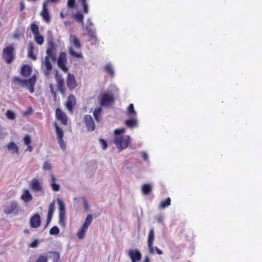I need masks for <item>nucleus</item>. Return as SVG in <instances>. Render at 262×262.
Wrapping results in <instances>:
<instances>
[{"label": "nucleus", "instance_id": "obj_50", "mask_svg": "<svg viewBox=\"0 0 262 262\" xmlns=\"http://www.w3.org/2000/svg\"><path fill=\"white\" fill-rule=\"evenodd\" d=\"M75 4V0H68V6L69 8H73Z\"/></svg>", "mask_w": 262, "mask_h": 262}, {"label": "nucleus", "instance_id": "obj_4", "mask_svg": "<svg viewBox=\"0 0 262 262\" xmlns=\"http://www.w3.org/2000/svg\"><path fill=\"white\" fill-rule=\"evenodd\" d=\"M93 221V217L91 214H88L85 219L84 224L79 228L77 233V236L79 239H82L84 238L85 232L88 230L89 226L91 225Z\"/></svg>", "mask_w": 262, "mask_h": 262}, {"label": "nucleus", "instance_id": "obj_1", "mask_svg": "<svg viewBox=\"0 0 262 262\" xmlns=\"http://www.w3.org/2000/svg\"><path fill=\"white\" fill-rule=\"evenodd\" d=\"M125 132L124 128L116 129L114 131L115 136L114 143L120 151L127 148L131 141V138L129 136L122 135Z\"/></svg>", "mask_w": 262, "mask_h": 262}, {"label": "nucleus", "instance_id": "obj_61", "mask_svg": "<svg viewBox=\"0 0 262 262\" xmlns=\"http://www.w3.org/2000/svg\"><path fill=\"white\" fill-rule=\"evenodd\" d=\"M51 92L55 96H56V92L54 91V89L51 90Z\"/></svg>", "mask_w": 262, "mask_h": 262}, {"label": "nucleus", "instance_id": "obj_26", "mask_svg": "<svg viewBox=\"0 0 262 262\" xmlns=\"http://www.w3.org/2000/svg\"><path fill=\"white\" fill-rule=\"evenodd\" d=\"M102 112V109L101 107L97 108L94 111L93 115L97 122H99L101 120V114Z\"/></svg>", "mask_w": 262, "mask_h": 262}, {"label": "nucleus", "instance_id": "obj_9", "mask_svg": "<svg viewBox=\"0 0 262 262\" xmlns=\"http://www.w3.org/2000/svg\"><path fill=\"white\" fill-rule=\"evenodd\" d=\"M30 187L31 190L35 192L43 191L42 181L39 179L33 178L30 183Z\"/></svg>", "mask_w": 262, "mask_h": 262}, {"label": "nucleus", "instance_id": "obj_32", "mask_svg": "<svg viewBox=\"0 0 262 262\" xmlns=\"http://www.w3.org/2000/svg\"><path fill=\"white\" fill-rule=\"evenodd\" d=\"M104 70L105 71L107 72L111 77H113L114 76V72L111 64L108 63L106 64L104 68Z\"/></svg>", "mask_w": 262, "mask_h": 262}, {"label": "nucleus", "instance_id": "obj_38", "mask_svg": "<svg viewBox=\"0 0 262 262\" xmlns=\"http://www.w3.org/2000/svg\"><path fill=\"white\" fill-rule=\"evenodd\" d=\"M54 124L56 128V134L57 135V138L61 139V138H63V133L62 129L60 128L56 123H55Z\"/></svg>", "mask_w": 262, "mask_h": 262}, {"label": "nucleus", "instance_id": "obj_45", "mask_svg": "<svg viewBox=\"0 0 262 262\" xmlns=\"http://www.w3.org/2000/svg\"><path fill=\"white\" fill-rule=\"evenodd\" d=\"M99 143H100L102 148L103 150H105L107 148V142L105 140H104L103 139H100L99 140Z\"/></svg>", "mask_w": 262, "mask_h": 262}, {"label": "nucleus", "instance_id": "obj_34", "mask_svg": "<svg viewBox=\"0 0 262 262\" xmlns=\"http://www.w3.org/2000/svg\"><path fill=\"white\" fill-rule=\"evenodd\" d=\"M36 81V78L35 76H33L30 79L24 80L25 85L26 86H31L34 85Z\"/></svg>", "mask_w": 262, "mask_h": 262}, {"label": "nucleus", "instance_id": "obj_36", "mask_svg": "<svg viewBox=\"0 0 262 262\" xmlns=\"http://www.w3.org/2000/svg\"><path fill=\"white\" fill-rule=\"evenodd\" d=\"M34 39L37 43H38L39 45H41L43 44L44 42V38L42 36L40 35L39 34L37 35H34Z\"/></svg>", "mask_w": 262, "mask_h": 262}, {"label": "nucleus", "instance_id": "obj_39", "mask_svg": "<svg viewBox=\"0 0 262 262\" xmlns=\"http://www.w3.org/2000/svg\"><path fill=\"white\" fill-rule=\"evenodd\" d=\"M5 115L6 117L10 120H13L16 117L15 114L11 110H7Z\"/></svg>", "mask_w": 262, "mask_h": 262}, {"label": "nucleus", "instance_id": "obj_56", "mask_svg": "<svg viewBox=\"0 0 262 262\" xmlns=\"http://www.w3.org/2000/svg\"><path fill=\"white\" fill-rule=\"evenodd\" d=\"M142 157L145 160H146L147 159V154L145 152H143L142 153Z\"/></svg>", "mask_w": 262, "mask_h": 262}, {"label": "nucleus", "instance_id": "obj_42", "mask_svg": "<svg viewBox=\"0 0 262 262\" xmlns=\"http://www.w3.org/2000/svg\"><path fill=\"white\" fill-rule=\"evenodd\" d=\"M50 234L51 235H57L59 233V229L57 226H53L50 230Z\"/></svg>", "mask_w": 262, "mask_h": 262}, {"label": "nucleus", "instance_id": "obj_10", "mask_svg": "<svg viewBox=\"0 0 262 262\" xmlns=\"http://www.w3.org/2000/svg\"><path fill=\"white\" fill-rule=\"evenodd\" d=\"M84 122L87 129L89 132H93L95 129V124L93 118L90 115H86L84 117Z\"/></svg>", "mask_w": 262, "mask_h": 262}, {"label": "nucleus", "instance_id": "obj_15", "mask_svg": "<svg viewBox=\"0 0 262 262\" xmlns=\"http://www.w3.org/2000/svg\"><path fill=\"white\" fill-rule=\"evenodd\" d=\"M41 220L38 214L32 215L30 219V227L33 228H37L41 225Z\"/></svg>", "mask_w": 262, "mask_h": 262}, {"label": "nucleus", "instance_id": "obj_21", "mask_svg": "<svg viewBox=\"0 0 262 262\" xmlns=\"http://www.w3.org/2000/svg\"><path fill=\"white\" fill-rule=\"evenodd\" d=\"M70 40L73 46L78 49H80L81 48V44L78 38L75 36L71 35Z\"/></svg>", "mask_w": 262, "mask_h": 262}, {"label": "nucleus", "instance_id": "obj_51", "mask_svg": "<svg viewBox=\"0 0 262 262\" xmlns=\"http://www.w3.org/2000/svg\"><path fill=\"white\" fill-rule=\"evenodd\" d=\"M53 256L54 260L56 261V262H58V261L60 258L59 253L57 252H53Z\"/></svg>", "mask_w": 262, "mask_h": 262}, {"label": "nucleus", "instance_id": "obj_3", "mask_svg": "<svg viewBox=\"0 0 262 262\" xmlns=\"http://www.w3.org/2000/svg\"><path fill=\"white\" fill-rule=\"evenodd\" d=\"M2 58L8 63H11L15 59V48L13 45L6 47L3 50Z\"/></svg>", "mask_w": 262, "mask_h": 262}, {"label": "nucleus", "instance_id": "obj_29", "mask_svg": "<svg viewBox=\"0 0 262 262\" xmlns=\"http://www.w3.org/2000/svg\"><path fill=\"white\" fill-rule=\"evenodd\" d=\"M51 186L52 187V189L54 191H58L59 190L60 186L58 184L56 183V178L54 176L53 174L51 175Z\"/></svg>", "mask_w": 262, "mask_h": 262}, {"label": "nucleus", "instance_id": "obj_59", "mask_svg": "<svg viewBox=\"0 0 262 262\" xmlns=\"http://www.w3.org/2000/svg\"><path fill=\"white\" fill-rule=\"evenodd\" d=\"M60 17L62 18V19H63L64 18V14L62 12H61L60 13Z\"/></svg>", "mask_w": 262, "mask_h": 262}, {"label": "nucleus", "instance_id": "obj_55", "mask_svg": "<svg viewBox=\"0 0 262 262\" xmlns=\"http://www.w3.org/2000/svg\"><path fill=\"white\" fill-rule=\"evenodd\" d=\"M29 91L32 93L34 92V85L29 86Z\"/></svg>", "mask_w": 262, "mask_h": 262}, {"label": "nucleus", "instance_id": "obj_60", "mask_svg": "<svg viewBox=\"0 0 262 262\" xmlns=\"http://www.w3.org/2000/svg\"><path fill=\"white\" fill-rule=\"evenodd\" d=\"M25 8V6L23 5V3L21 4V6H20V10L21 11H23L24 10V9Z\"/></svg>", "mask_w": 262, "mask_h": 262}, {"label": "nucleus", "instance_id": "obj_8", "mask_svg": "<svg viewBox=\"0 0 262 262\" xmlns=\"http://www.w3.org/2000/svg\"><path fill=\"white\" fill-rule=\"evenodd\" d=\"M55 78L56 81V86L57 90L61 94L64 95V80L62 75L58 73L57 70L56 71Z\"/></svg>", "mask_w": 262, "mask_h": 262}, {"label": "nucleus", "instance_id": "obj_54", "mask_svg": "<svg viewBox=\"0 0 262 262\" xmlns=\"http://www.w3.org/2000/svg\"><path fill=\"white\" fill-rule=\"evenodd\" d=\"M27 146H27V148L26 149V150H28V151H29L30 152H31L32 151V150H33L32 147L30 145V144L29 145H27Z\"/></svg>", "mask_w": 262, "mask_h": 262}, {"label": "nucleus", "instance_id": "obj_31", "mask_svg": "<svg viewBox=\"0 0 262 262\" xmlns=\"http://www.w3.org/2000/svg\"><path fill=\"white\" fill-rule=\"evenodd\" d=\"M69 54L73 57L77 58H82V54L81 53H77L75 52L72 47L69 48Z\"/></svg>", "mask_w": 262, "mask_h": 262}, {"label": "nucleus", "instance_id": "obj_44", "mask_svg": "<svg viewBox=\"0 0 262 262\" xmlns=\"http://www.w3.org/2000/svg\"><path fill=\"white\" fill-rule=\"evenodd\" d=\"M81 5L83 7V12L85 14L88 13V6L86 3V0H81Z\"/></svg>", "mask_w": 262, "mask_h": 262}, {"label": "nucleus", "instance_id": "obj_35", "mask_svg": "<svg viewBox=\"0 0 262 262\" xmlns=\"http://www.w3.org/2000/svg\"><path fill=\"white\" fill-rule=\"evenodd\" d=\"M73 16L77 22L80 23L82 25H83V16L82 14L77 13L74 14Z\"/></svg>", "mask_w": 262, "mask_h": 262}, {"label": "nucleus", "instance_id": "obj_48", "mask_svg": "<svg viewBox=\"0 0 262 262\" xmlns=\"http://www.w3.org/2000/svg\"><path fill=\"white\" fill-rule=\"evenodd\" d=\"M44 170H50L51 169V165L48 161H46L43 166Z\"/></svg>", "mask_w": 262, "mask_h": 262}, {"label": "nucleus", "instance_id": "obj_63", "mask_svg": "<svg viewBox=\"0 0 262 262\" xmlns=\"http://www.w3.org/2000/svg\"><path fill=\"white\" fill-rule=\"evenodd\" d=\"M58 0H50L51 2H57Z\"/></svg>", "mask_w": 262, "mask_h": 262}, {"label": "nucleus", "instance_id": "obj_23", "mask_svg": "<svg viewBox=\"0 0 262 262\" xmlns=\"http://www.w3.org/2000/svg\"><path fill=\"white\" fill-rule=\"evenodd\" d=\"M34 44L32 42H30L28 45V57L33 60L36 59L37 57L35 55L33 54V50H34Z\"/></svg>", "mask_w": 262, "mask_h": 262}, {"label": "nucleus", "instance_id": "obj_43", "mask_svg": "<svg viewBox=\"0 0 262 262\" xmlns=\"http://www.w3.org/2000/svg\"><path fill=\"white\" fill-rule=\"evenodd\" d=\"M88 34L92 40L96 41L97 37L95 31L90 30L88 32Z\"/></svg>", "mask_w": 262, "mask_h": 262}, {"label": "nucleus", "instance_id": "obj_52", "mask_svg": "<svg viewBox=\"0 0 262 262\" xmlns=\"http://www.w3.org/2000/svg\"><path fill=\"white\" fill-rule=\"evenodd\" d=\"M38 245V241L37 239L33 241L29 245L30 247L36 248Z\"/></svg>", "mask_w": 262, "mask_h": 262}, {"label": "nucleus", "instance_id": "obj_57", "mask_svg": "<svg viewBox=\"0 0 262 262\" xmlns=\"http://www.w3.org/2000/svg\"><path fill=\"white\" fill-rule=\"evenodd\" d=\"M144 262H150L149 258L148 256L145 257Z\"/></svg>", "mask_w": 262, "mask_h": 262}, {"label": "nucleus", "instance_id": "obj_5", "mask_svg": "<svg viewBox=\"0 0 262 262\" xmlns=\"http://www.w3.org/2000/svg\"><path fill=\"white\" fill-rule=\"evenodd\" d=\"M21 211V208L16 201H13L7 205L4 210L6 214H18Z\"/></svg>", "mask_w": 262, "mask_h": 262}, {"label": "nucleus", "instance_id": "obj_17", "mask_svg": "<svg viewBox=\"0 0 262 262\" xmlns=\"http://www.w3.org/2000/svg\"><path fill=\"white\" fill-rule=\"evenodd\" d=\"M76 104V99L73 95H70L68 97L66 103L67 108L71 112H72Z\"/></svg>", "mask_w": 262, "mask_h": 262}, {"label": "nucleus", "instance_id": "obj_37", "mask_svg": "<svg viewBox=\"0 0 262 262\" xmlns=\"http://www.w3.org/2000/svg\"><path fill=\"white\" fill-rule=\"evenodd\" d=\"M24 80L17 77H15L13 79L14 84L17 85L25 86Z\"/></svg>", "mask_w": 262, "mask_h": 262}, {"label": "nucleus", "instance_id": "obj_11", "mask_svg": "<svg viewBox=\"0 0 262 262\" xmlns=\"http://www.w3.org/2000/svg\"><path fill=\"white\" fill-rule=\"evenodd\" d=\"M66 83L68 89L70 91L73 90L77 86L75 76L70 73H68Z\"/></svg>", "mask_w": 262, "mask_h": 262}, {"label": "nucleus", "instance_id": "obj_27", "mask_svg": "<svg viewBox=\"0 0 262 262\" xmlns=\"http://www.w3.org/2000/svg\"><path fill=\"white\" fill-rule=\"evenodd\" d=\"M58 204L59 214H66V208L64 203L59 199H57Z\"/></svg>", "mask_w": 262, "mask_h": 262}, {"label": "nucleus", "instance_id": "obj_16", "mask_svg": "<svg viewBox=\"0 0 262 262\" xmlns=\"http://www.w3.org/2000/svg\"><path fill=\"white\" fill-rule=\"evenodd\" d=\"M55 113L57 119L60 121L62 124L67 125L68 118L66 114L59 108L56 110Z\"/></svg>", "mask_w": 262, "mask_h": 262}, {"label": "nucleus", "instance_id": "obj_62", "mask_svg": "<svg viewBox=\"0 0 262 262\" xmlns=\"http://www.w3.org/2000/svg\"><path fill=\"white\" fill-rule=\"evenodd\" d=\"M50 90L54 89L53 86L52 84H50Z\"/></svg>", "mask_w": 262, "mask_h": 262}, {"label": "nucleus", "instance_id": "obj_30", "mask_svg": "<svg viewBox=\"0 0 262 262\" xmlns=\"http://www.w3.org/2000/svg\"><path fill=\"white\" fill-rule=\"evenodd\" d=\"M171 204V199L170 198H166L164 201L161 202L159 205V208L161 209L165 208Z\"/></svg>", "mask_w": 262, "mask_h": 262}, {"label": "nucleus", "instance_id": "obj_49", "mask_svg": "<svg viewBox=\"0 0 262 262\" xmlns=\"http://www.w3.org/2000/svg\"><path fill=\"white\" fill-rule=\"evenodd\" d=\"M57 139H58V143L59 144L60 146L62 149L66 147V144L63 140V138H61V139L57 138Z\"/></svg>", "mask_w": 262, "mask_h": 262}, {"label": "nucleus", "instance_id": "obj_19", "mask_svg": "<svg viewBox=\"0 0 262 262\" xmlns=\"http://www.w3.org/2000/svg\"><path fill=\"white\" fill-rule=\"evenodd\" d=\"M55 201L54 200L50 203V204L49 206L48 214H47V224H49L51 221L53 213L55 210Z\"/></svg>", "mask_w": 262, "mask_h": 262}, {"label": "nucleus", "instance_id": "obj_41", "mask_svg": "<svg viewBox=\"0 0 262 262\" xmlns=\"http://www.w3.org/2000/svg\"><path fill=\"white\" fill-rule=\"evenodd\" d=\"M59 224L62 227L66 225V214H59Z\"/></svg>", "mask_w": 262, "mask_h": 262}, {"label": "nucleus", "instance_id": "obj_7", "mask_svg": "<svg viewBox=\"0 0 262 262\" xmlns=\"http://www.w3.org/2000/svg\"><path fill=\"white\" fill-rule=\"evenodd\" d=\"M58 68L64 73H68L69 68L67 67V54L64 52H60L57 59Z\"/></svg>", "mask_w": 262, "mask_h": 262}, {"label": "nucleus", "instance_id": "obj_64", "mask_svg": "<svg viewBox=\"0 0 262 262\" xmlns=\"http://www.w3.org/2000/svg\"><path fill=\"white\" fill-rule=\"evenodd\" d=\"M132 262H138V261L135 260H131Z\"/></svg>", "mask_w": 262, "mask_h": 262}, {"label": "nucleus", "instance_id": "obj_2", "mask_svg": "<svg viewBox=\"0 0 262 262\" xmlns=\"http://www.w3.org/2000/svg\"><path fill=\"white\" fill-rule=\"evenodd\" d=\"M98 102L101 107H109L115 102L114 94L110 92H105L100 94Z\"/></svg>", "mask_w": 262, "mask_h": 262}, {"label": "nucleus", "instance_id": "obj_28", "mask_svg": "<svg viewBox=\"0 0 262 262\" xmlns=\"http://www.w3.org/2000/svg\"><path fill=\"white\" fill-rule=\"evenodd\" d=\"M7 148L9 150H11L12 153L18 154V147L14 142H10L7 145Z\"/></svg>", "mask_w": 262, "mask_h": 262}, {"label": "nucleus", "instance_id": "obj_25", "mask_svg": "<svg viewBox=\"0 0 262 262\" xmlns=\"http://www.w3.org/2000/svg\"><path fill=\"white\" fill-rule=\"evenodd\" d=\"M127 115L128 117H136L137 114L134 110V104H130L127 109Z\"/></svg>", "mask_w": 262, "mask_h": 262}, {"label": "nucleus", "instance_id": "obj_22", "mask_svg": "<svg viewBox=\"0 0 262 262\" xmlns=\"http://www.w3.org/2000/svg\"><path fill=\"white\" fill-rule=\"evenodd\" d=\"M32 72L31 68L27 64L23 65L21 67V74L25 77H29Z\"/></svg>", "mask_w": 262, "mask_h": 262}, {"label": "nucleus", "instance_id": "obj_40", "mask_svg": "<svg viewBox=\"0 0 262 262\" xmlns=\"http://www.w3.org/2000/svg\"><path fill=\"white\" fill-rule=\"evenodd\" d=\"M30 28H31V31L34 34V35H37L39 33L38 27L35 24H34V23L31 24Z\"/></svg>", "mask_w": 262, "mask_h": 262}, {"label": "nucleus", "instance_id": "obj_18", "mask_svg": "<svg viewBox=\"0 0 262 262\" xmlns=\"http://www.w3.org/2000/svg\"><path fill=\"white\" fill-rule=\"evenodd\" d=\"M128 255L131 260L140 261L141 259L142 255L140 251L137 250H130L128 252Z\"/></svg>", "mask_w": 262, "mask_h": 262}, {"label": "nucleus", "instance_id": "obj_47", "mask_svg": "<svg viewBox=\"0 0 262 262\" xmlns=\"http://www.w3.org/2000/svg\"><path fill=\"white\" fill-rule=\"evenodd\" d=\"M36 262H48V258L45 255H40Z\"/></svg>", "mask_w": 262, "mask_h": 262}, {"label": "nucleus", "instance_id": "obj_33", "mask_svg": "<svg viewBox=\"0 0 262 262\" xmlns=\"http://www.w3.org/2000/svg\"><path fill=\"white\" fill-rule=\"evenodd\" d=\"M142 190L144 194H149L151 191V187L149 184H144L142 187Z\"/></svg>", "mask_w": 262, "mask_h": 262}, {"label": "nucleus", "instance_id": "obj_53", "mask_svg": "<svg viewBox=\"0 0 262 262\" xmlns=\"http://www.w3.org/2000/svg\"><path fill=\"white\" fill-rule=\"evenodd\" d=\"M155 250L156 251V253L158 254H159V255L163 254V251L162 250H161L160 249H159L157 247H154V251H155Z\"/></svg>", "mask_w": 262, "mask_h": 262}, {"label": "nucleus", "instance_id": "obj_12", "mask_svg": "<svg viewBox=\"0 0 262 262\" xmlns=\"http://www.w3.org/2000/svg\"><path fill=\"white\" fill-rule=\"evenodd\" d=\"M49 3V1L48 0L43 3L42 10L40 13V15L43 20L47 23H49L50 21V16L49 14V10L47 8L48 4Z\"/></svg>", "mask_w": 262, "mask_h": 262}, {"label": "nucleus", "instance_id": "obj_58", "mask_svg": "<svg viewBox=\"0 0 262 262\" xmlns=\"http://www.w3.org/2000/svg\"><path fill=\"white\" fill-rule=\"evenodd\" d=\"M24 233H25L26 234H28L30 233V230L29 229H25L24 231Z\"/></svg>", "mask_w": 262, "mask_h": 262}, {"label": "nucleus", "instance_id": "obj_14", "mask_svg": "<svg viewBox=\"0 0 262 262\" xmlns=\"http://www.w3.org/2000/svg\"><path fill=\"white\" fill-rule=\"evenodd\" d=\"M154 237V230L153 228H151L148 236V248L149 253L151 254H154L155 253L153 246Z\"/></svg>", "mask_w": 262, "mask_h": 262}, {"label": "nucleus", "instance_id": "obj_20", "mask_svg": "<svg viewBox=\"0 0 262 262\" xmlns=\"http://www.w3.org/2000/svg\"><path fill=\"white\" fill-rule=\"evenodd\" d=\"M130 119L126 120L124 122L125 125L130 128H134L138 125V121L136 117H129Z\"/></svg>", "mask_w": 262, "mask_h": 262}, {"label": "nucleus", "instance_id": "obj_46", "mask_svg": "<svg viewBox=\"0 0 262 262\" xmlns=\"http://www.w3.org/2000/svg\"><path fill=\"white\" fill-rule=\"evenodd\" d=\"M24 143L26 145H29L31 144V140L30 136L29 135H26L24 138Z\"/></svg>", "mask_w": 262, "mask_h": 262}, {"label": "nucleus", "instance_id": "obj_24", "mask_svg": "<svg viewBox=\"0 0 262 262\" xmlns=\"http://www.w3.org/2000/svg\"><path fill=\"white\" fill-rule=\"evenodd\" d=\"M21 199L25 202L31 201L33 198L28 190H25L23 194L21 196Z\"/></svg>", "mask_w": 262, "mask_h": 262}, {"label": "nucleus", "instance_id": "obj_13", "mask_svg": "<svg viewBox=\"0 0 262 262\" xmlns=\"http://www.w3.org/2000/svg\"><path fill=\"white\" fill-rule=\"evenodd\" d=\"M50 60L51 59L48 58L47 57H45V60L42 63V66L44 67V74L46 76H49L51 74V71L53 69Z\"/></svg>", "mask_w": 262, "mask_h": 262}, {"label": "nucleus", "instance_id": "obj_6", "mask_svg": "<svg viewBox=\"0 0 262 262\" xmlns=\"http://www.w3.org/2000/svg\"><path fill=\"white\" fill-rule=\"evenodd\" d=\"M56 46L52 40L48 41V47L46 50L47 55L48 58L51 59V60L55 61L56 60Z\"/></svg>", "mask_w": 262, "mask_h": 262}]
</instances>
